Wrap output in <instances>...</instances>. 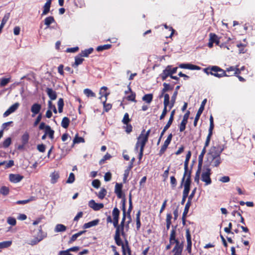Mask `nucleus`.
Wrapping results in <instances>:
<instances>
[{"label":"nucleus","instance_id":"obj_8","mask_svg":"<svg viewBox=\"0 0 255 255\" xmlns=\"http://www.w3.org/2000/svg\"><path fill=\"white\" fill-rule=\"evenodd\" d=\"M206 102H207V99H204L202 101L201 105L200 106V107L199 109V110L196 114V115L194 121V126H196L197 123L200 118V117L201 115L202 114L203 111H204V107H205V105Z\"/></svg>","mask_w":255,"mask_h":255},{"label":"nucleus","instance_id":"obj_58","mask_svg":"<svg viewBox=\"0 0 255 255\" xmlns=\"http://www.w3.org/2000/svg\"><path fill=\"white\" fill-rule=\"evenodd\" d=\"M92 184L95 188H98L100 186V182L98 179H95L92 181Z\"/></svg>","mask_w":255,"mask_h":255},{"label":"nucleus","instance_id":"obj_10","mask_svg":"<svg viewBox=\"0 0 255 255\" xmlns=\"http://www.w3.org/2000/svg\"><path fill=\"white\" fill-rule=\"evenodd\" d=\"M88 205L94 211H98L104 208V204L103 203H96L94 200H91L88 203Z\"/></svg>","mask_w":255,"mask_h":255},{"label":"nucleus","instance_id":"obj_32","mask_svg":"<svg viewBox=\"0 0 255 255\" xmlns=\"http://www.w3.org/2000/svg\"><path fill=\"white\" fill-rule=\"evenodd\" d=\"M164 97V101L163 105L164 107H169L170 108V101H169V96L167 94H164L162 96Z\"/></svg>","mask_w":255,"mask_h":255},{"label":"nucleus","instance_id":"obj_13","mask_svg":"<svg viewBox=\"0 0 255 255\" xmlns=\"http://www.w3.org/2000/svg\"><path fill=\"white\" fill-rule=\"evenodd\" d=\"M174 113H175V110H173L171 113L170 117L169 118L168 123H166V125L164 127L161 133L160 138H161L162 137V136L164 134L165 131L170 127V126L172 124V123L173 120Z\"/></svg>","mask_w":255,"mask_h":255},{"label":"nucleus","instance_id":"obj_15","mask_svg":"<svg viewBox=\"0 0 255 255\" xmlns=\"http://www.w3.org/2000/svg\"><path fill=\"white\" fill-rule=\"evenodd\" d=\"M191 155V152L189 151H188V152L186 154V159H185V161L184 162V170L185 171H184V176L183 177V179H184L185 176L188 174H189V173H190V171H188V162H189V159L190 158Z\"/></svg>","mask_w":255,"mask_h":255},{"label":"nucleus","instance_id":"obj_4","mask_svg":"<svg viewBox=\"0 0 255 255\" xmlns=\"http://www.w3.org/2000/svg\"><path fill=\"white\" fill-rule=\"evenodd\" d=\"M211 170L209 168H204L202 171L201 180L205 182V185H208L211 183Z\"/></svg>","mask_w":255,"mask_h":255},{"label":"nucleus","instance_id":"obj_23","mask_svg":"<svg viewBox=\"0 0 255 255\" xmlns=\"http://www.w3.org/2000/svg\"><path fill=\"white\" fill-rule=\"evenodd\" d=\"M50 177L51 183L52 184H55L57 182L60 177L59 173L57 171H54L50 174Z\"/></svg>","mask_w":255,"mask_h":255},{"label":"nucleus","instance_id":"obj_30","mask_svg":"<svg viewBox=\"0 0 255 255\" xmlns=\"http://www.w3.org/2000/svg\"><path fill=\"white\" fill-rule=\"evenodd\" d=\"M225 71H226V72H234V74L235 75L239 74L240 73V71L237 67H235L233 66H231L227 68L226 70Z\"/></svg>","mask_w":255,"mask_h":255},{"label":"nucleus","instance_id":"obj_61","mask_svg":"<svg viewBox=\"0 0 255 255\" xmlns=\"http://www.w3.org/2000/svg\"><path fill=\"white\" fill-rule=\"evenodd\" d=\"M37 148L39 151L44 152L45 150V145L43 144H38Z\"/></svg>","mask_w":255,"mask_h":255},{"label":"nucleus","instance_id":"obj_22","mask_svg":"<svg viewBox=\"0 0 255 255\" xmlns=\"http://www.w3.org/2000/svg\"><path fill=\"white\" fill-rule=\"evenodd\" d=\"M100 220L96 219L84 224L83 228L85 229L97 226L99 223Z\"/></svg>","mask_w":255,"mask_h":255},{"label":"nucleus","instance_id":"obj_11","mask_svg":"<svg viewBox=\"0 0 255 255\" xmlns=\"http://www.w3.org/2000/svg\"><path fill=\"white\" fill-rule=\"evenodd\" d=\"M107 87H102L100 91V94L101 95L100 99L103 103L105 104L107 100V97L109 95V93L107 92Z\"/></svg>","mask_w":255,"mask_h":255},{"label":"nucleus","instance_id":"obj_24","mask_svg":"<svg viewBox=\"0 0 255 255\" xmlns=\"http://www.w3.org/2000/svg\"><path fill=\"white\" fill-rule=\"evenodd\" d=\"M46 92H47L48 96H49V97L50 98V99L51 100H54L56 99V98H57L56 93L55 91L53 90L52 89L47 88Z\"/></svg>","mask_w":255,"mask_h":255},{"label":"nucleus","instance_id":"obj_6","mask_svg":"<svg viewBox=\"0 0 255 255\" xmlns=\"http://www.w3.org/2000/svg\"><path fill=\"white\" fill-rule=\"evenodd\" d=\"M185 180L184 183V190L183 192V194L185 195H188L190 189V184H191V180H190V173H189L184 179H182V181Z\"/></svg>","mask_w":255,"mask_h":255},{"label":"nucleus","instance_id":"obj_55","mask_svg":"<svg viewBox=\"0 0 255 255\" xmlns=\"http://www.w3.org/2000/svg\"><path fill=\"white\" fill-rule=\"evenodd\" d=\"M187 122H185L184 121H182L180 126H179V130L180 131L182 132L186 128V125L187 124Z\"/></svg>","mask_w":255,"mask_h":255},{"label":"nucleus","instance_id":"obj_64","mask_svg":"<svg viewBox=\"0 0 255 255\" xmlns=\"http://www.w3.org/2000/svg\"><path fill=\"white\" fill-rule=\"evenodd\" d=\"M135 95L133 93H131L130 95L127 96V99L128 101H135Z\"/></svg>","mask_w":255,"mask_h":255},{"label":"nucleus","instance_id":"obj_48","mask_svg":"<svg viewBox=\"0 0 255 255\" xmlns=\"http://www.w3.org/2000/svg\"><path fill=\"white\" fill-rule=\"evenodd\" d=\"M9 191V190L8 187L6 186H2L0 189V193L4 196H6L8 194Z\"/></svg>","mask_w":255,"mask_h":255},{"label":"nucleus","instance_id":"obj_27","mask_svg":"<svg viewBox=\"0 0 255 255\" xmlns=\"http://www.w3.org/2000/svg\"><path fill=\"white\" fill-rule=\"evenodd\" d=\"M67 228L63 224H59L56 225L54 231L56 233L62 232L66 230Z\"/></svg>","mask_w":255,"mask_h":255},{"label":"nucleus","instance_id":"obj_46","mask_svg":"<svg viewBox=\"0 0 255 255\" xmlns=\"http://www.w3.org/2000/svg\"><path fill=\"white\" fill-rule=\"evenodd\" d=\"M58 111L59 113L62 112L63 111V108L64 106V102L62 98H60L59 99L58 101Z\"/></svg>","mask_w":255,"mask_h":255},{"label":"nucleus","instance_id":"obj_51","mask_svg":"<svg viewBox=\"0 0 255 255\" xmlns=\"http://www.w3.org/2000/svg\"><path fill=\"white\" fill-rule=\"evenodd\" d=\"M206 147H205V146L204 147V148H203L202 150V152L201 153H200V154L199 155V163L200 162H202V160H203V157L206 152Z\"/></svg>","mask_w":255,"mask_h":255},{"label":"nucleus","instance_id":"obj_45","mask_svg":"<svg viewBox=\"0 0 255 255\" xmlns=\"http://www.w3.org/2000/svg\"><path fill=\"white\" fill-rule=\"evenodd\" d=\"M112 45L111 44H105L104 45L99 46L97 48V50L98 51H101L104 50L109 49L111 47Z\"/></svg>","mask_w":255,"mask_h":255},{"label":"nucleus","instance_id":"obj_59","mask_svg":"<svg viewBox=\"0 0 255 255\" xmlns=\"http://www.w3.org/2000/svg\"><path fill=\"white\" fill-rule=\"evenodd\" d=\"M122 121L124 124H126V125L129 122V119L128 114V113H126L125 114Z\"/></svg>","mask_w":255,"mask_h":255},{"label":"nucleus","instance_id":"obj_63","mask_svg":"<svg viewBox=\"0 0 255 255\" xmlns=\"http://www.w3.org/2000/svg\"><path fill=\"white\" fill-rule=\"evenodd\" d=\"M170 183L173 188L175 187L177 184V182L174 176L170 177Z\"/></svg>","mask_w":255,"mask_h":255},{"label":"nucleus","instance_id":"obj_7","mask_svg":"<svg viewBox=\"0 0 255 255\" xmlns=\"http://www.w3.org/2000/svg\"><path fill=\"white\" fill-rule=\"evenodd\" d=\"M120 227H117V229H116V231L115 236V240L117 245L122 246L123 252L124 254H125L126 248L125 247V245L123 243L122 240L120 238Z\"/></svg>","mask_w":255,"mask_h":255},{"label":"nucleus","instance_id":"obj_43","mask_svg":"<svg viewBox=\"0 0 255 255\" xmlns=\"http://www.w3.org/2000/svg\"><path fill=\"white\" fill-rule=\"evenodd\" d=\"M29 134L27 132H25L22 135V137H21V140H22V143L23 144H25L28 142V140H29Z\"/></svg>","mask_w":255,"mask_h":255},{"label":"nucleus","instance_id":"obj_60","mask_svg":"<svg viewBox=\"0 0 255 255\" xmlns=\"http://www.w3.org/2000/svg\"><path fill=\"white\" fill-rule=\"evenodd\" d=\"M172 137V134L171 133H170V134L168 135L167 139L164 141V144H165L167 146H168V145L169 144V143H170V142L171 141Z\"/></svg>","mask_w":255,"mask_h":255},{"label":"nucleus","instance_id":"obj_12","mask_svg":"<svg viewBox=\"0 0 255 255\" xmlns=\"http://www.w3.org/2000/svg\"><path fill=\"white\" fill-rule=\"evenodd\" d=\"M19 104L15 103L11 106L3 114V117H6L9 116L10 114L14 112L19 107Z\"/></svg>","mask_w":255,"mask_h":255},{"label":"nucleus","instance_id":"obj_53","mask_svg":"<svg viewBox=\"0 0 255 255\" xmlns=\"http://www.w3.org/2000/svg\"><path fill=\"white\" fill-rule=\"evenodd\" d=\"M9 16H10V14L9 13L5 14L4 15L3 17L2 18L1 24L4 25L5 24V23L7 22V20H8Z\"/></svg>","mask_w":255,"mask_h":255},{"label":"nucleus","instance_id":"obj_26","mask_svg":"<svg viewBox=\"0 0 255 255\" xmlns=\"http://www.w3.org/2000/svg\"><path fill=\"white\" fill-rule=\"evenodd\" d=\"M169 76L171 77L170 66H168L166 67L165 69L163 70L161 76L162 79L164 80Z\"/></svg>","mask_w":255,"mask_h":255},{"label":"nucleus","instance_id":"obj_20","mask_svg":"<svg viewBox=\"0 0 255 255\" xmlns=\"http://www.w3.org/2000/svg\"><path fill=\"white\" fill-rule=\"evenodd\" d=\"M181 68L188 69L190 70H200L201 68L198 66L194 65L191 64H181L179 65Z\"/></svg>","mask_w":255,"mask_h":255},{"label":"nucleus","instance_id":"obj_52","mask_svg":"<svg viewBox=\"0 0 255 255\" xmlns=\"http://www.w3.org/2000/svg\"><path fill=\"white\" fill-rule=\"evenodd\" d=\"M75 181V176L73 173L69 174V176L66 181L67 183H72Z\"/></svg>","mask_w":255,"mask_h":255},{"label":"nucleus","instance_id":"obj_21","mask_svg":"<svg viewBox=\"0 0 255 255\" xmlns=\"http://www.w3.org/2000/svg\"><path fill=\"white\" fill-rule=\"evenodd\" d=\"M123 185L122 184L116 183L115 189V192L119 198H122L123 196L122 192Z\"/></svg>","mask_w":255,"mask_h":255},{"label":"nucleus","instance_id":"obj_49","mask_svg":"<svg viewBox=\"0 0 255 255\" xmlns=\"http://www.w3.org/2000/svg\"><path fill=\"white\" fill-rule=\"evenodd\" d=\"M201 164H199L198 169L196 172V176L195 177V181L198 183L199 182V179H200V174L201 172Z\"/></svg>","mask_w":255,"mask_h":255},{"label":"nucleus","instance_id":"obj_44","mask_svg":"<svg viewBox=\"0 0 255 255\" xmlns=\"http://www.w3.org/2000/svg\"><path fill=\"white\" fill-rule=\"evenodd\" d=\"M84 93L85 94V95H86L88 97H94L96 96L94 92H93L92 91V90H91L89 89H85L84 90Z\"/></svg>","mask_w":255,"mask_h":255},{"label":"nucleus","instance_id":"obj_1","mask_svg":"<svg viewBox=\"0 0 255 255\" xmlns=\"http://www.w3.org/2000/svg\"><path fill=\"white\" fill-rule=\"evenodd\" d=\"M223 145L212 146L207 154V161L213 167H218L222 162L221 154L224 150Z\"/></svg>","mask_w":255,"mask_h":255},{"label":"nucleus","instance_id":"obj_40","mask_svg":"<svg viewBox=\"0 0 255 255\" xmlns=\"http://www.w3.org/2000/svg\"><path fill=\"white\" fill-rule=\"evenodd\" d=\"M177 94L178 93H177V91H175L171 97V100L170 101V109H171L174 106Z\"/></svg>","mask_w":255,"mask_h":255},{"label":"nucleus","instance_id":"obj_42","mask_svg":"<svg viewBox=\"0 0 255 255\" xmlns=\"http://www.w3.org/2000/svg\"><path fill=\"white\" fill-rule=\"evenodd\" d=\"M84 142H85L84 139L82 137H79L78 136V135L77 134L75 136L74 139H73V146H74V145L75 143H79L80 142L83 143Z\"/></svg>","mask_w":255,"mask_h":255},{"label":"nucleus","instance_id":"obj_56","mask_svg":"<svg viewBox=\"0 0 255 255\" xmlns=\"http://www.w3.org/2000/svg\"><path fill=\"white\" fill-rule=\"evenodd\" d=\"M230 178L228 176H223L219 179V181L223 183L229 182L230 181Z\"/></svg>","mask_w":255,"mask_h":255},{"label":"nucleus","instance_id":"obj_5","mask_svg":"<svg viewBox=\"0 0 255 255\" xmlns=\"http://www.w3.org/2000/svg\"><path fill=\"white\" fill-rule=\"evenodd\" d=\"M176 232L175 230L173 229L171 230L170 235V244L173 245L176 243V246L174 248L173 251H177V249L182 250L181 248L179 246V242L176 239Z\"/></svg>","mask_w":255,"mask_h":255},{"label":"nucleus","instance_id":"obj_33","mask_svg":"<svg viewBox=\"0 0 255 255\" xmlns=\"http://www.w3.org/2000/svg\"><path fill=\"white\" fill-rule=\"evenodd\" d=\"M82 56H76L75 58V63L73 64V66L77 67L79 65L82 63L84 61V59L81 57Z\"/></svg>","mask_w":255,"mask_h":255},{"label":"nucleus","instance_id":"obj_54","mask_svg":"<svg viewBox=\"0 0 255 255\" xmlns=\"http://www.w3.org/2000/svg\"><path fill=\"white\" fill-rule=\"evenodd\" d=\"M11 143V138L8 137L4 140L3 142V146L4 147H7Z\"/></svg>","mask_w":255,"mask_h":255},{"label":"nucleus","instance_id":"obj_57","mask_svg":"<svg viewBox=\"0 0 255 255\" xmlns=\"http://www.w3.org/2000/svg\"><path fill=\"white\" fill-rule=\"evenodd\" d=\"M130 171V170H128L127 169H126L125 170V172H124V178H123V181L124 183L126 182V181L127 180V178L129 175Z\"/></svg>","mask_w":255,"mask_h":255},{"label":"nucleus","instance_id":"obj_25","mask_svg":"<svg viewBox=\"0 0 255 255\" xmlns=\"http://www.w3.org/2000/svg\"><path fill=\"white\" fill-rule=\"evenodd\" d=\"M44 131L46 135H48L50 139H53L54 138V131L51 128L50 126H47Z\"/></svg>","mask_w":255,"mask_h":255},{"label":"nucleus","instance_id":"obj_3","mask_svg":"<svg viewBox=\"0 0 255 255\" xmlns=\"http://www.w3.org/2000/svg\"><path fill=\"white\" fill-rule=\"evenodd\" d=\"M210 74L218 78L228 76L225 70L218 66H213L211 67Z\"/></svg>","mask_w":255,"mask_h":255},{"label":"nucleus","instance_id":"obj_34","mask_svg":"<svg viewBox=\"0 0 255 255\" xmlns=\"http://www.w3.org/2000/svg\"><path fill=\"white\" fill-rule=\"evenodd\" d=\"M12 244V241H7L0 242V249L6 248L10 247Z\"/></svg>","mask_w":255,"mask_h":255},{"label":"nucleus","instance_id":"obj_47","mask_svg":"<svg viewBox=\"0 0 255 255\" xmlns=\"http://www.w3.org/2000/svg\"><path fill=\"white\" fill-rule=\"evenodd\" d=\"M171 219L172 216L170 214H167L166 215V227L167 229H169L171 224Z\"/></svg>","mask_w":255,"mask_h":255},{"label":"nucleus","instance_id":"obj_38","mask_svg":"<svg viewBox=\"0 0 255 255\" xmlns=\"http://www.w3.org/2000/svg\"><path fill=\"white\" fill-rule=\"evenodd\" d=\"M8 224L11 226H14L16 224V220L15 218L12 217H8L6 220Z\"/></svg>","mask_w":255,"mask_h":255},{"label":"nucleus","instance_id":"obj_16","mask_svg":"<svg viewBox=\"0 0 255 255\" xmlns=\"http://www.w3.org/2000/svg\"><path fill=\"white\" fill-rule=\"evenodd\" d=\"M186 237L187 244V250L189 253H190L191 251L192 241L189 229H187L186 231Z\"/></svg>","mask_w":255,"mask_h":255},{"label":"nucleus","instance_id":"obj_19","mask_svg":"<svg viewBox=\"0 0 255 255\" xmlns=\"http://www.w3.org/2000/svg\"><path fill=\"white\" fill-rule=\"evenodd\" d=\"M52 0H47L43 7V11L41 16L45 15L48 14L50 11Z\"/></svg>","mask_w":255,"mask_h":255},{"label":"nucleus","instance_id":"obj_14","mask_svg":"<svg viewBox=\"0 0 255 255\" xmlns=\"http://www.w3.org/2000/svg\"><path fill=\"white\" fill-rule=\"evenodd\" d=\"M44 238V236L42 235V232L40 230L39 231L38 236L34 239L29 241V244L31 245H36L41 241Z\"/></svg>","mask_w":255,"mask_h":255},{"label":"nucleus","instance_id":"obj_50","mask_svg":"<svg viewBox=\"0 0 255 255\" xmlns=\"http://www.w3.org/2000/svg\"><path fill=\"white\" fill-rule=\"evenodd\" d=\"M10 82V78H2L0 80V85L3 87L7 85Z\"/></svg>","mask_w":255,"mask_h":255},{"label":"nucleus","instance_id":"obj_36","mask_svg":"<svg viewBox=\"0 0 255 255\" xmlns=\"http://www.w3.org/2000/svg\"><path fill=\"white\" fill-rule=\"evenodd\" d=\"M163 85L164 88H163V89L161 91V94L160 96V97H162L163 94L166 92H167V91H169L170 90H172V88H171L170 85L169 84H166V83H163Z\"/></svg>","mask_w":255,"mask_h":255},{"label":"nucleus","instance_id":"obj_2","mask_svg":"<svg viewBox=\"0 0 255 255\" xmlns=\"http://www.w3.org/2000/svg\"><path fill=\"white\" fill-rule=\"evenodd\" d=\"M149 132V130H148L145 133V131L143 130L137 138V141L135 146V150L136 151H139L138 157L139 160H140L142 158L143 152V148L147 141Z\"/></svg>","mask_w":255,"mask_h":255},{"label":"nucleus","instance_id":"obj_62","mask_svg":"<svg viewBox=\"0 0 255 255\" xmlns=\"http://www.w3.org/2000/svg\"><path fill=\"white\" fill-rule=\"evenodd\" d=\"M112 177V175L110 172H107L105 174L104 179L106 181H109L111 180Z\"/></svg>","mask_w":255,"mask_h":255},{"label":"nucleus","instance_id":"obj_39","mask_svg":"<svg viewBox=\"0 0 255 255\" xmlns=\"http://www.w3.org/2000/svg\"><path fill=\"white\" fill-rule=\"evenodd\" d=\"M191 202H190V201H188L186 203L184 208V211L183 213V218H185L187 214L188 213L189 209L190 208V206H191Z\"/></svg>","mask_w":255,"mask_h":255},{"label":"nucleus","instance_id":"obj_37","mask_svg":"<svg viewBox=\"0 0 255 255\" xmlns=\"http://www.w3.org/2000/svg\"><path fill=\"white\" fill-rule=\"evenodd\" d=\"M70 123L69 119L67 117H64L63 118L61 122V126L65 128H66L69 126Z\"/></svg>","mask_w":255,"mask_h":255},{"label":"nucleus","instance_id":"obj_41","mask_svg":"<svg viewBox=\"0 0 255 255\" xmlns=\"http://www.w3.org/2000/svg\"><path fill=\"white\" fill-rule=\"evenodd\" d=\"M107 194V191L105 188H102L97 194L98 198L103 199Z\"/></svg>","mask_w":255,"mask_h":255},{"label":"nucleus","instance_id":"obj_35","mask_svg":"<svg viewBox=\"0 0 255 255\" xmlns=\"http://www.w3.org/2000/svg\"><path fill=\"white\" fill-rule=\"evenodd\" d=\"M93 51V48H90L88 49H86L85 50L82 51L80 54V55L82 57H88L89 55L92 53Z\"/></svg>","mask_w":255,"mask_h":255},{"label":"nucleus","instance_id":"obj_18","mask_svg":"<svg viewBox=\"0 0 255 255\" xmlns=\"http://www.w3.org/2000/svg\"><path fill=\"white\" fill-rule=\"evenodd\" d=\"M41 109V106L40 104L35 103L33 104L31 108V111L32 113V117H34L36 114H38Z\"/></svg>","mask_w":255,"mask_h":255},{"label":"nucleus","instance_id":"obj_9","mask_svg":"<svg viewBox=\"0 0 255 255\" xmlns=\"http://www.w3.org/2000/svg\"><path fill=\"white\" fill-rule=\"evenodd\" d=\"M119 215V210L117 208H115L113 210L112 215L113 217V225L116 229H117V227H120L118 226Z\"/></svg>","mask_w":255,"mask_h":255},{"label":"nucleus","instance_id":"obj_17","mask_svg":"<svg viewBox=\"0 0 255 255\" xmlns=\"http://www.w3.org/2000/svg\"><path fill=\"white\" fill-rule=\"evenodd\" d=\"M23 179V176L19 174H10L9 175V179L12 183H18Z\"/></svg>","mask_w":255,"mask_h":255},{"label":"nucleus","instance_id":"obj_29","mask_svg":"<svg viewBox=\"0 0 255 255\" xmlns=\"http://www.w3.org/2000/svg\"><path fill=\"white\" fill-rule=\"evenodd\" d=\"M55 22V19L52 16L47 17L44 19V24L47 26V28H48L50 25Z\"/></svg>","mask_w":255,"mask_h":255},{"label":"nucleus","instance_id":"obj_31","mask_svg":"<svg viewBox=\"0 0 255 255\" xmlns=\"http://www.w3.org/2000/svg\"><path fill=\"white\" fill-rule=\"evenodd\" d=\"M153 99V95L152 94H148L145 95L142 98V100L146 103L149 104L151 103Z\"/></svg>","mask_w":255,"mask_h":255},{"label":"nucleus","instance_id":"obj_28","mask_svg":"<svg viewBox=\"0 0 255 255\" xmlns=\"http://www.w3.org/2000/svg\"><path fill=\"white\" fill-rule=\"evenodd\" d=\"M209 38L213 42V43H215L217 45L219 44L220 38L215 33H211L209 34Z\"/></svg>","mask_w":255,"mask_h":255}]
</instances>
